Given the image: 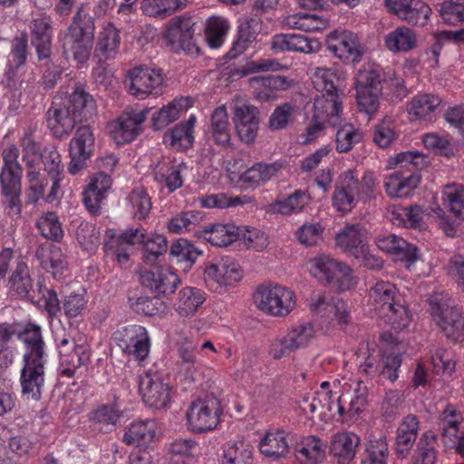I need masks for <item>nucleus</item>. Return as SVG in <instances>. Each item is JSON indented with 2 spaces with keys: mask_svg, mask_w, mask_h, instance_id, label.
<instances>
[{
  "mask_svg": "<svg viewBox=\"0 0 464 464\" xmlns=\"http://www.w3.org/2000/svg\"><path fill=\"white\" fill-rule=\"evenodd\" d=\"M254 96L258 101L276 99L277 91H285L292 86V81L284 76L254 77L250 79Z\"/></svg>",
  "mask_w": 464,
  "mask_h": 464,
  "instance_id": "obj_36",
  "label": "nucleus"
},
{
  "mask_svg": "<svg viewBox=\"0 0 464 464\" xmlns=\"http://www.w3.org/2000/svg\"><path fill=\"white\" fill-rule=\"evenodd\" d=\"M419 420L414 415L406 416L397 429L395 452L401 459L407 458L416 441Z\"/></svg>",
  "mask_w": 464,
  "mask_h": 464,
  "instance_id": "obj_38",
  "label": "nucleus"
},
{
  "mask_svg": "<svg viewBox=\"0 0 464 464\" xmlns=\"http://www.w3.org/2000/svg\"><path fill=\"white\" fill-rule=\"evenodd\" d=\"M121 416V403L117 398H114L113 402L102 404L92 411L90 414V420L95 425H101L102 428H112Z\"/></svg>",
  "mask_w": 464,
  "mask_h": 464,
  "instance_id": "obj_54",
  "label": "nucleus"
},
{
  "mask_svg": "<svg viewBox=\"0 0 464 464\" xmlns=\"http://www.w3.org/2000/svg\"><path fill=\"white\" fill-rule=\"evenodd\" d=\"M362 140V132L351 123L341 125L335 133V150L346 153Z\"/></svg>",
  "mask_w": 464,
  "mask_h": 464,
  "instance_id": "obj_57",
  "label": "nucleus"
},
{
  "mask_svg": "<svg viewBox=\"0 0 464 464\" xmlns=\"http://www.w3.org/2000/svg\"><path fill=\"white\" fill-rule=\"evenodd\" d=\"M202 237L216 246H227L239 237L238 227L232 224H216L206 227Z\"/></svg>",
  "mask_w": 464,
  "mask_h": 464,
  "instance_id": "obj_50",
  "label": "nucleus"
},
{
  "mask_svg": "<svg viewBox=\"0 0 464 464\" xmlns=\"http://www.w3.org/2000/svg\"><path fill=\"white\" fill-rule=\"evenodd\" d=\"M21 177L22 170H1V192L5 198V205L9 216L19 217L22 211L21 204Z\"/></svg>",
  "mask_w": 464,
  "mask_h": 464,
  "instance_id": "obj_26",
  "label": "nucleus"
},
{
  "mask_svg": "<svg viewBox=\"0 0 464 464\" xmlns=\"http://www.w3.org/2000/svg\"><path fill=\"white\" fill-rule=\"evenodd\" d=\"M210 132L214 142L221 147H227L231 140V129L226 105H220L214 110L210 120Z\"/></svg>",
  "mask_w": 464,
  "mask_h": 464,
  "instance_id": "obj_48",
  "label": "nucleus"
},
{
  "mask_svg": "<svg viewBox=\"0 0 464 464\" xmlns=\"http://www.w3.org/2000/svg\"><path fill=\"white\" fill-rule=\"evenodd\" d=\"M388 444L384 438L371 440L366 444L362 464H387Z\"/></svg>",
  "mask_w": 464,
  "mask_h": 464,
  "instance_id": "obj_64",
  "label": "nucleus"
},
{
  "mask_svg": "<svg viewBox=\"0 0 464 464\" xmlns=\"http://www.w3.org/2000/svg\"><path fill=\"white\" fill-rule=\"evenodd\" d=\"M176 378L188 389L198 385L204 379L203 364L198 360L196 346L192 343L181 344L178 349Z\"/></svg>",
  "mask_w": 464,
  "mask_h": 464,
  "instance_id": "obj_14",
  "label": "nucleus"
},
{
  "mask_svg": "<svg viewBox=\"0 0 464 464\" xmlns=\"http://www.w3.org/2000/svg\"><path fill=\"white\" fill-rule=\"evenodd\" d=\"M462 414L452 405L447 406L440 413L438 428L444 445L456 443L459 434L462 431Z\"/></svg>",
  "mask_w": 464,
  "mask_h": 464,
  "instance_id": "obj_40",
  "label": "nucleus"
},
{
  "mask_svg": "<svg viewBox=\"0 0 464 464\" xmlns=\"http://www.w3.org/2000/svg\"><path fill=\"white\" fill-rule=\"evenodd\" d=\"M398 290L388 281L377 282L369 292V301L373 309L380 314L391 311V307L398 302Z\"/></svg>",
  "mask_w": 464,
  "mask_h": 464,
  "instance_id": "obj_44",
  "label": "nucleus"
},
{
  "mask_svg": "<svg viewBox=\"0 0 464 464\" xmlns=\"http://www.w3.org/2000/svg\"><path fill=\"white\" fill-rule=\"evenodd\" d=\"M95 150V138L90 126L79 127L69 144L71 161L68 171L75 175L85 168L86 160Z\"/></svg>",
  "mask_w": 464,
  "mask_h": 464,
  "instance_id": "obj_19",
  "label": "nucleus"
},
{
  "mask_svg": "<svg viewBox=\"0 0 464 464\" xmlns=\"http://www.w3.org/2000/svg\"><path fill=\"white\" fill-rule=\"evenodd\" d=\"M378 248L392 255H401L410 268L420 257L419 249L403 238L392 234L380 236L376 239Z\"/></svg>",
  "mask_w": 464,
  "mask_h": 464,
  "instance_id": "obj_31",
  "label": "nucleus"
},
{
  "mask_svg": "<svg viewBox=\"0 0 464 464\" xmlns=\"http://www.w3.org/2000/svg\"><path fill=\"white\" fill-rule=\"evenodd\" d=\"M430 314L447 338L459 342L464 337V317L451 299L442 293H436L429 299Z\"/></svg>",
  "mask_w": 464,
  "mask_h": 464,
  "instance_id": "obj_5",
  "label": "nucleus"
},
{
  "mask_svg": "<svg viewBox=\"0 0 464 464\" xmlns=\"http://www.w3.org/2000/svg\"><path fill=\"white\" fill-rule=\"evenodd\" d=\"M242 276L240 266L229 257L208 263L204 270V279L208 285L219 292L233 286Z\"/></svg>",
  "mask_w": 464,
  "mask_h": 464,
  "instance_id": "obj_13",
  "label": "nucleus"
},
{
  "mask_svg": "<svg viewBox=\"0 0 464 464\" xmlns=\"http://www.w3.org/2000/svg\"><path fill=\"white\" fill-rule=\"evenodd\" d=\"M229 24L222 16H212L207 22L206 39L211 48H219L229 30Z\"/></svg>",
  "mask_w": 464,
  "mask_h": 464,
  "instance_id": "obj_60",
  "label": "nucleus"
},
{
  "mask_svg": "<svg viewBox=\"0 0 464 464\" xmlns=\"http://www.w3.org/2000/svg\"><path fill=\"white\" fill-rule=\"evenodd\" d=\"M253 449L246 441L238 440L226 445L223 464H252Z\"/></svg>",
  "mask_w": 464,
  "mask_h": 464,
  "instance_id": "obj_58",
  "label": "nucleus"
},
{
  "mask_svg": "<svg viewBox=\"0 0 464 464\" xmlns=\"http://www.w3.org/2000/svg\"><path fill=\"white\" fill-rule=\"evenodd\" d=\"M120 45L119 31L112 24H108L101 33L97 50L106 58H114Z\"/></svg>",
  "mask_w": 464,
  "mask_h": 464,
  "instance_id": "obj_63",
  "label": "nucleus"
},
{
  "mask_svg": "<svg viewBox=\"0 0 464 464\" xmlns=\"http://www.w3.org/2000/svg\"><path fill=\"white\" fill-rule=\"evenodd\" d=\"M150 111L149 108L125 111L117 120L108 124L110 136L119 145L132 141L141 132Z\"/></svg>",
  "mask_w": 464,
  "mask_h": 464,
  "instance_id": "obj_12",
  "label": "nucleus"
},
{
  "mask_svg": "<svg viewBox=\"0 0 464 464\" xmlns=\"http://www.w3.org/2000/svg\"><path fill=\"white\" fill-rule=\"evenodd\" d=\"M284 24L291 28L304 32H318L328 27V20L314 14H295L284 19Z\"/></svg>",
  "mask_w": 464,
  "mask_h": 464,
  "instance_id": "obj_51",
  "label": "nucleus"
},
{
  "mask_svg": "<svg viewBox=\"0 0 464 464\" xmlns=\"http://www.w3.org/2000/svg\"><path fill=\"white\" fill-rule=\"evenodd\" d=\"M162 84L163 76L160 69L140 66L128 72V92L138 99L157 94Z\"/></svg>",
  "mask_w": 464,
  "mask_h": 464,
  "instance_id": "obj_15",
  "label": "nucleus"
},
{
  "mask_svg": "<svg viewBox=\"0 0 464 464\" xmlns=\"http://www.w3.org/2000/svg\"><path fill=\"white\" fill-rule=\"evenodd\" d=\"M139 392L150 408L164 409L170 401V387L156 372L148 371L140 376Z\"/></svg>",
  "mask_w": 464,
  "mask_h": 464,
  "instance_id": "obj_17",
  "label": "nucleus"
},
{
  "mask_svg": "<svg viewBox=\"0 0 464 464\" xmlns=\"http://www.w3.org/2000/svg\"><path fill=\"white\" fill-rule=\"evenodd\" d=\"M55 342L64 374L72 376L78 368L89 362L90 353L87 346L77 345L70 335L56 334Z\"/></svg>",
  "mask_w": 464,
  "mask_h": 464,
  "instance_id": "obj_20",
  "label": "nucleus"
},
{
  "mask_svg": "<svg viewBox=\"0 0 464 464\" xmlns=\"http://www.w3.org/2000/svg\"><path fill=\"white\" fill-rule=\"evenodd\" d=\"M201 251L185 239H179L170 247V255L180 264L183 271H188L196 259L201 255Z\"/></svg>",
  "mask_w": 464,
  "mask_h": 464,
  "instance_id": "obj_56",
  "label": "nucleus"
},
{
  "mask_svg": "<svg viewBox=\"0 0 464 464\" xmlns=\"http://www.w3.org/2000/svg\"><path fill=\"white\" fill-rule=\"evenodd\" d=\"M141 284L157 295L173 293L179 284L178 276L162 266H154L140 276Z\"/></svg>",
  "mask_w": 464,
  "mask_h": 464,
  "instance_id": "obj_28",
  "label": "nucleus"
},
{
  "mask_svg": "<svg viewBox=\"0 0 464 464\" xmlns=\"http://www.w3.org/2000/svg\"><path fill=\"white\" fill-rule=\"evenodd\" d=\"M185 169L186 166L183 164L170 166L165 162L160 163L154 170V179L160 184H164L169 192H173L182 186L181 173Z\"/></svg>",
  "mask_w": 464,
  "mask_h": 464,
  "instance_id": "obj_52",
  "label": "nucleus"
},
{
  "mask_svg": "<svg viewBox=\"0 0 464 464\" xmlns=\"http://www.w3.org/2000/svg\"><path fill=\"white\" fill-rule=\"evenodd\" d=\"M170 452L172 464H191L198 447L192 440H177L171 444Z\"/></svg>",
  "mask_w": 464,
  "mask_h": 464,
  "instance_id": "obj_61",
  "label": "nucleus"
},
{
  "mask_svg": "<svg viewBox=\"0 0 464 464\" xmlns=\"http://www.w3.org/2000/svg\"><path fill=\"white\" fill-rule=\"evenodd\" d=\"M368 390L361 381L345 382L343 392L339 394L340 417L352 419L364 411Z\"/></svg>",
  "mask_w": 464,
  "mask_h": 464,
  "instance_id": "obj_23",
  "label": "nucleus"
},
{
  "mask_svg": "<svg viewBox=\"0 0 464 464\" xmlns=\"http://www.w3.org/2000/svg\"><path fill=\"white\" fill-rule=\"evenodd\" d=\"M94 38V23L90 15L79 10L63 40L65 52H70L80 64L90 57Z\"/></svg>",
  "mask_w": 464,
  "mask_h": 464,
  "instance_id": "obj_4",
  "label": "nucleus"
},
{
  "mask_svg": "<svg viewBox=\"0 0 464 464\" xmlns=\"http://www.w3.org/2000/svg\"><path fill=\"white\" fill-rule=\"evenodd\" d=\"M311 79L314 88L320 92L314 99L317 119L327 116L331 122H336L342 111L343 81L335 70L326 67L314 68Z\"/></svg>",
  "mask_w": 464,
  "mask_h": 464,
  "instance_id": "obj_2",
  "label": "nucleus"
},
{
  "mask_svg": "<svg viewBox=\"0 0 464 464\" xmlns=\"http://www.w3.org/2000/svg\"><path fill=\"white\" fill-rule=\"evenodd\" d=\"M295 451L306 464H321L325 459L326 443L317 436H304L296 443Z\"/></svg>",
  "mask_w": 464,
  "mask_h": 464,
  "instance_id": "obj_46",
  "label": "nucleus"
},
{
  "mask_svg": "<svg viewBox=\"0 0 464 464\" xmlns=\"http://www.w3.org/2000/svg\"><path fill=\"white\" fill-rule=\"evenodd\" d=\"M442 199L452 213L464 219V187L462 185L450 184L445 186Z\"/></svg>",
  "mask_w": 464,
  "mask_h": 464,
  "instance_id": "obj_62",
  "label": "nucleus"
},
{
  "mask_svg": "<svg viewBox=\"0 0 464 464\" xmlns=\"http://www.w3.org/2000/svg\"><path fill=\"white\" fill-rule=\"evenodd\" d=\"M241 160L229 161L227 166L229 179L237 185L245 188L258 187L273 177H276L282 169V164L274 162L271 164L256 163L249 169L241 171Z\"/></svg>",
  "mask_w": 464,
  "mask_h": 464,
  "instance_id": "obj_9",
  "label": "nucleus"
},
{
  "mask_svg": "<svg viewBox=\"0 0 464 464\" xmlns=\"http://www.w3.org/2000/svg\"><path fill=\"white\" fill-rule=\"evenodd\" d=\"M156 430L157 425L153 420H133L127 426L122 441L134 447L145 446L153 440Z\"/></svg>",
  "mask_w": 464,
  "mask_h": 464,
  "instance_id": "obj_41",
  "label": "nucleus"
},
{
  "mask_svg": "<svg viewBox=\"0 0 464 464\" xmlns=\"http://www.w3.org/2000/svg\"><path fill=\"white\" fill-rule=\"evenodd\" d=\"M196 116L190 115L185 121L176 125L167 135L169 145L176 150L186 149L192 146L194 141L193 129Z\"/></svg>",
  "mask_w": 464,
  "mask_h": 464,
  "instance_id": "obj_53",
  "label": "nucleus"
},
{
  "mask_svg": "<svg viewBox=\"0 0 464 464\" xmlns=\"http://www.w3.org/2000/svg\"><path fill=\"white\" fill-rule=\"evenodd\" d=\"M114 339L123 353L142 361L150 352V343L147 330L140 325H130L114 334Z\"/></svg>",
  "mask_w": 464,
  "mask_h": 464,
  "instance_id": "obj_21",
  "label": "nucleus"
},
{
  "mask_svg": "<svg viewBox=\"0 0 464 464\" xmlns=\"http://www.w3.org/2000/svg\"><path fill=\"white\" fill-rule=\"evenodd\" d=\"M441 104V99L430 93H420L415 95L408 103L407 111L411 121H431L438 108Z\"/></svg>",
  "mask_w": 464,
  "mask_h": 464,
  "instance_id": "obj_39",
  "label": "nucleus"
},
{
  "mask_svg": "<svg viewBox=\"0 0 464 464\" xmlns=\"http://www.w3.org/2000/svg\"><path fill=\"white\" fill-rule=\"evenodd\" d=\"M77 118L70 107L62 103V97H55L52 109L48 111V126L55 137L67 136L73 129Z\"/></svg>",
  "mask_w": 464,
  "mask_h": 464,
  "instance_id": "obj_30",
  "label": "nucleus"
},
{
  "mask_svg": "<svg viewBox=\"0 0 464 464\" xmlns=\"http://www.w3.org/2000/svg\"><path fill=\"white\" fill-rule=\"evenodd\" d=\"M191 102L188 98L180 97L174 99L167 105L152 114L151 121L154 130H162L177 121L188 108Z\"/></svg>",
  "mask_w": 464,
  "mask_h": 464,
  "instance_id": "obj_43",
  "label": "nucleus"
},
{
  "mask_svg": "<svg viewBox=\"0 0 464 464\" xmlns=\"http://www.w3.org/2000/svg\"><path fill=\"white\" fill-rule=\"evenodd\" d=\"M253 302L264 314L283 317L288 315L296 305L294 292L278 284H264L256 287L253 294Z\"/></svg>",
  "mask_w": 464,
  "mask_h": 464,
  "instance_id": "obj_6",
  "label": "nucleus"
},
{
  "mask_svg": "<svg viewBox=\"0 0 464 464\" xmlns=\"http://www.w3.org/2000/svg\"><path fill=\"white\" fill-rule=\"evenodd\" d=\"M367 231L361 226L350 225L341 229L335 237L336 245L343 251L359 257V252L366 246Z\"/></svg>",
  "mask_w": 464,
  "mask_h": 464,
  "instance_id": "obj_42",
  "label": "nucleus"
},
{
  "mask_svg": "<svg viewBox=\"0 0 464 464\" xmlns=\"http://www.w3.org/2000/svg\"><path fill=\"white\" fill-rule=\"evenodd\" d=\"M305 414L317 416L321 420L328 421L340 416L339 395L327 390V384H320L319 389L312 397H304L300 405Z\"/></svg>",
  "mask_w": 464,
  "mask_h": 464,
  "instance_id": "obj_16",
  "label": "nucleus"
},
{
  "mask_svg": "<svg viewBox=\"0 0 464 464\" xmlns=\"http://www.w3.org/2000/svg\"><path fill=\"white\" fill-rule=\"evenodd\" d=\"M380 68L374 64L363 65L356 73L354 86L357 104L361 111H376L382 92Z\"/></svg>",
  "mask_w": 464,
  "mask_h": 464,
  "instance_id": "obj_7",
  "label": "nucleus"
},
{
  "mask_svg": "<svg viewBox=\"0 0 464 464\" xmlns=\"http://www.w3.org/2000/svg\"><path fill=\"white\" fill-rule=\"evenodd\" d=\"M311 201L310 194L306 190L296 189L285 198H279L266 207L271 214L283 216L295 215L303 212Z\"/></svg>",
  "mask_w": 464,
  "mask_h": 464,
  "instance_id": "obj_34",
  "label": "nucleus"
},
{
  "mask_svg": "<svg viewBox=\"0 0 464 464\" xmlns=\"http://www.w3.org/2000/svg\"><path fill=\"white\" fill-rule=\"evenodd\" d=\"M230 108L239 139L246 144L253 143L257 136L260 123L258 108L239 96H236L230 102Z\"/></svg>",
  "mask_w": 464,
  "mask_h": 464,
  "instance_id": "obj_10",
  "label": "nucleus"
},
{
  "mask_svg": "<svg viewBox=\"0 0 464 464\" xmlns=\"http://www.w3.org/2000/svg\"><path fill=\"white\" fill-rule=\"evenodd\" d=\"M20 339L26 346V352L24 356H29L30 359H44V343L39 326L35 324L28 326L20 334Z\"/></svg>",
  "mask_w": 464,
  "mask_h": 464,
  "instance_id": "obj_59",
  "label": "nucleus"
},
{
  "mask_svg": "<svg viewBox=\"0 0 464 464\" xmlns=\"http://www.w3.org/2000/svg\"><path fill=\"white\" fill-rule=\"evenodd\" d=\"M187 6V0H143L141 9L144 14L155 17H166Z\"/></svg>",
  "mask_w": 464,
  "mask_h": 464,
  "instance_id": "obj_55",
  "label": "nucleus"
},
{
  "mask_svg": "<svg viewBox=\"0 0 464 464\" xmlns=\"http://www.w3.org/2000/svg\"><path fill=\"white\" fill-rule=\"evenodd\" d=\"M327 48L346 63L360 62L363 48L356 34L347 30H335L327 36Z\"/></svg>",
  "mask_w": 464,
  "mask_h": 464,
  "instance_id": "obj_18",
  "label": "nucleus"
},
{
  "mask_svg": "<svg viewBox=\"0 0 464 464\" xmlns=\"http://www.w3.org/2000/svg\"><path fill=\"white\" fill-rule=\"evenodd\" d=\"M389 12L410 24L424 25L431 14L430 7L421 0H385Z\"/></svg>",
  "mask_w": 464,
  "mask_h": 464,
  "instance_id": "obj_25",
  "label": "nucleus"
},
{
  "mask_svg": "<svg viewBox=\"0 0 464 464\" xmlns=\"http://www.w3.org/2000/svg\"><path fill=\"white\" fill-rule=\"evenodd\" d=\"M384 44L392 53H407L417 47L418 35L411 28L399 26L385 36Z\"/></svg>",
  "mask_w": 464,
  "mask_h": 464,
  "instance_id": "obj_47",
  "label": "nucleus"
},
{
  "mask_svg": "<svg viewBox=\"0 0 464 464\" xmlns=\"http://www.w3.org/2000/svg\"><path fill=\"white\" fill-rule=\"evenodd\" d=\"M356 186L353 170L347 169L338 176L332 195V204L337 212L344 215L355 208L360 201Z\"/></svg>",
  "mask_w": 464,
  "mask_h": 464,
  "instance_id": "obj_22",
  "label": "nucleus"
},
{
  "mask_svg": "<svg viewBox=\"0 0 464 464\" xmlns=\"http://www.w3.org/2000/svg\"><path fill=\"white\" fill-rule=\"evenodd\" d=\"M41 266L54 276L61 274L67 266L66 258L62 249L53 244L42 245L36 251Z\"/></svg>",
  "mask_w": 464,
  "mask_h": 464,
  "instance_id": "obj_49",
  "label": "nucleus"
},
{
  "mask_svg": "<svg viewBox=\"0 0 464 464\" xmlns=\"http://www.w3.org/2000/svg\"><path fill=\"white\" fill-rule=\"evenodd\" d=\"M194 22L188 17L173 18L165 32V39L174 52L190 50L193 45Z\"/></svg>",
  "mask_w": 464,
  "mask_h": 464,
  "instance_id": "obj_27",
  "label": "nucleus"
},
{
  "mask_svg": "<svg viewBox=\"0 0 464 464\" xmlns=\"http://www.w3.org/2000/svg\"><path fill=\"white\" fill-rule=\"evenodd\" d=\"M360 441L353 432H338L332 437L330 452L339 464H347L354 459Z\"/></svg>",
  "mask_w": 464,
  "mask_h": 464,
  "instance_id": "obj_37",
  "label": "nucleus"
},
{
  "mask_svg": "<svg viewBox=\"0 0 464 464\" xmlns=\"http://www.w3.org/2000/svg\"><path fill=\"white\" fill-rule=\"evenodd\" d=\"M207 296L201 289L186 286L179 291L173 308L182 318L193 317L206 302Z\"/></svg>",
  "mask_w": 464,
  "mask_h": 464,
  "instance_id": "obj_35",
  "label": "nucleus"
},
{
  "mask_svg": "<svg viewBox=\"0 0 464 464\" xmlns=\"http://www.w3.org/2000/svg\"><path fill=\"white\" fill-rule=\"evenodd\" d=\"M30 28L32 44L36 49L38 58H47L52 46L51 18L44 14H38L33 19Z\"/></svg>",
  "mask_w": 464,
  "mask_h": 464,
  "instance_id": "obj_32",
  "label": "nucleus"
},
{
  "mask_svg": "<svg viewBox=\"0 0 464 464\" xmlns=\"http://www.w3.org/2000/svg\"><path fill=\"white\" fill-rule=\"evenodd\" d=\"M315 336L316 330L312 323L293 324L283 336L272 341L268 353L274 359H282L292 353L309 347Z\"/></svg>",
  "mask_w": 464,
  "mask_h": 464,
  "instance_id": "obj_8",
  "label": "nucleus"
},
{
  "mask_svg": "<svg viewBox=\"0 0 464 464\" xmlns=\"http://www.w3.org/2000/svg\"><path fill=\"white\" fill-rule=\"evenodd\" d=\"M420 178L417 173H406L395 170L383 179V187L387 196L391 198H403L410 197L420 183Z\"/></svg>",
  "mask_w": 464,
  "mask_h": 464,
  "instance_id": "obj_29",
  "label": "nucleus"
},
{
  "mask_svg": "<svg viewBox=\"0 0 464 464\" xmlns=\"http://www.w3.org/2000/svg\"><path fill=\"white\" fill-rule=\"evenodd\" d=\"M293 435L284 430H270L259 440L260 452L269 458L278 459L288 453Z\"/></svg>",
  "mask_w": 464,
  "mask_h": 464,
  "instance_id": "obj_33",
  "label": "nucleus"
},
{
  "mask_svg": "<svg viewBox=\"0 0 464 464\" xmlns=\"http://www.w3.org/2000/svg\"><path fill=\"white\" fill-rule=\"evenodd\" d=\"M62 103L70 107L72 113L79 120H87L96 112L95 101L81 86L75 87L68 97L62 99Z\"/></svg>",
  "mask_w": 464,
  "mask_h": 464,
  "instance_id": "obj_45",
  "label": "nucleus"
},
{
  "mask_svg": "<svg viewBox=\"0 0 464 464\" xmlns=\"http://www.w3.org/2000/svg\"><path fill=\"white\" fill-rule=\"evenodd\" d=\"M220 412L219 401L216 398L198 399L188 408V427L197 433L211 430L218 425Z\"/></svg>",
  "mask_w": 464,
  "mask_h": 464,
  "instance_id": "obj_11",
  "label": "nucleus"
},
{
  "mask_svg": "<svg viewBox=\"0 0 464 464\" xmlns=\"http://www.w3.org/2000/svg\"><path fill=\"white\" fill-rule=\"evenodd\" d=\"M404 344L400 343L392 334L384 333L381 336V348L374 344L361 347L358 358L360 369L368 375L382 374L391 382L398 378V370L401 363V353Z\"/></svg>",
  "mask_w": 464,
  "mask_h": 464,
  "instance_id": "obj_1",
  "label": "nucleus"
},
{
  "mask_svg": "<svg viewBox=\"0 0 464 464\" xmlns=\"http://www.w3.org/2000/svg\"><path fill=\"white\" fill-rule=\"evenodd\" d=\"M305 269L313 277L339 291L350 290L357 284L350 266L326 255L307 260Z\"/></svg>",
  "mask_w": 464,
  "mask_h": 464,
  "instance_id": "obj_3",
  "label": "nucleus"
},
{
  "mask_svg": "<svg viewBox=\"0 0 464 464\" xmlns=\"http://www.w3.org/2000/svg\"><path fill=\"white\" fill-rule=\"evenodd\" d=\"M24 365L21 372L22 392L28 399L38 400L44 382V359H30L24 356Z\"/></svg>",
  "mask_w": 464,
  "mask_h": 464,
  "instance_id": "obj_24",
  "label": "nucleus"
}]
</instances>
